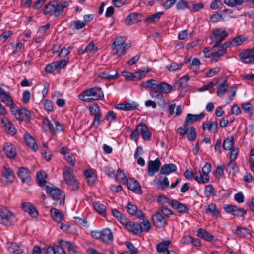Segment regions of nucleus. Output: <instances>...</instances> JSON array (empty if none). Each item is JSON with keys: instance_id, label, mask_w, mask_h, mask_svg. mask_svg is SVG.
Masks as SVG:
<instances>
[{"instance_id": "1", "label": "nucleus", "mask_w": 254, "mask_h": 254, "mask_svg": "<svg viewBox=\"0 0 254 254\" xmlns=\"http://www.w3.org/2000/svg\"><path fill=\"white\" fill-rule=\"evenodd\" d=\"M64 0H54L46 4L43 10L45 15H54L58 17L63 12L64 8L69 6L71 2L70 0L61 3Z\"/></svg>"}, {"instance_id": "2", "label": "nucleus", "mask_w": 254, "mask_h": 254, "mask_svg": "<svg viewBox=\"0 0 254 254\" xmlns=\"http://www.w3.org/2000/svg\"><path fill=\"white\" fill-rule=\"evenodd\" d=\"M103 97V92L101 88L99 87L85 90L78 95L79 99L86 102L102 99Z\"/></svg>"}, {"instance_id": "3", "label": "nucleus", "mask_w": 254, "mask_h": 254, "mask_svg": "<svg viewBox=\"0 0 254 254\" xmlns=\"http://www.w3.org/2000/svg\"><path fill=\"white\" fill-rule=\"evenodd\" d=\"M63 176L66 183L71 190H76L78 189L79 183L72 168L65 166L63 169Z\"/></svg>"}, {"instance_id": "4", "label": "nucleus", "mask_w": 254, "mask_h": 254, "mask_svg": "<svg viewBox=\"0 0 254 254\" xmlns=\"http://www.w3.org/2000/svg\"><path fill=\"white\" fill-rule=\"evenodd\" d=\"M154 88L152 92V98L158 99L164 103L165 100L162 94L170 93L172 90V86L165 82H161L160 83L157 82L156 87Z\"/></svg>"}, {"instance_id": "5", "label": "nucleus", "mask_w": 254, "mask_h": 254, "mask_svg": "<svg viewBox=\"0 0 254 254\" xmlns=\"http://www.w3.org/2000/svg\"><path fill=\"white\" fill-rule=\"evenodd\" d=\"M46 192L51 195L54 199L59 200L60 205H64L65 195L60 189L47 186H46Z\"/></svg>"}, {"instance_id": "6", "label": "nucleus", "mask_w": 254, "mask_h": 254, "mask_svg": "<svg viewBox=\"0 0 254 254\" xmlns=\"http://www.w3.org/2000/svg\"><path fill=\"white\" fill-rule=\"evenodd\" d=\"M228 35V33L225 30H221L220 28L215 29L210 36L211 40L216 41L212 46V48L218 47Z\"/></svg>"}, {"instance_id": "7", "label": "nucleus", "mask_w": 254, "mask_h": 254, "mask_svg": "<svg viewBox=\"0 0 254 254\" xmlns=\"http://www.w3.org/2000/svg\"><path fill=\"white\" fill-rule=\"evenodd\" d=\"M14 218V214L7 208L0 206V223L6 226L11 225Z\"/></svg>"}, {"instance_id": "8", "label": "nucleus", "mask_w": 254, "mask_h": 254, "mask_svg": "<svg viewBox=\"0 0 254 254\" xmlns=\"http://www.w3.org/2000/svg\"><path fill=\"white\" fill-rule=\"evenodd\" d=\"M150 71V69L149 68H147L146 69L143 68L139 69L134 74L126 71H123L122 74L125 76V79L127 80L137 81L141 80L142 76H144L145 74L149 72Z\"/></svg>"}, {"instance_id": "9", "label": "nucleus", "mask_w": 254, "mask_h": 254, "mask_svg": "<svg viewBox=\"0 0 254 254\" xmlns=\"http://www.w3.org/2000/svg\"><path fill=\"white\" fill-rule=\"evenodd\" d=\"M67 64V61L64 59L61 61H57L48 64L45 67L47 73H52L56 70H60L64 68Z\"/></svg>"}, {"instance_id": "10", "label": "nucleus", "mask_w": 254, "mask_h": 254, "mask_svg": "<svg viewBox=\"0 0 254 254\" xmlns=\"http://www.w3.org/2000/svg\"><path fill=\"white\" fill-rule=\"evenodd\" d=\"M223 208L227 213L234 216L243 217L247 213V211L243 208L232 204L224 205Z\"/></svg>"}, {"instance_id": "11", "label": "nucleus", "mask_w": 254, "mask_h": 254, "mask_svg": "<svg viewBox=\"0 0 254 254\" xmlns=\"http://www.w3.org/2000/svg\"><path fill=\"white\" fill-rule=\"evenodd\" d=\"M239 57L244 63L250 64L254 63V52L251 48L241 51L239 53Z\"/></svg>"}, {"instance_id": "12", "label": "nucleus", "mask_w": 254, "mask_h": 254, "mask_svg": "<svg viewBox=\"0 0 254 254\" xmlns=\"http://www.w3.org/2000/svg\"><path fill=\"white\" fill-rule=\"evenodd\" d=\"M160 165L161 162L158 158L154 161H149L147 166L148 174L150 176H153L156 173L159 171Z\"/></svg>"}, {"instance_id": "13", "label": "nucleus", "mask_w": 254, "mask_h": 254, "mask_svg": "<svg viewBox=\"0 0 254 254\" xmlns=\"http://www.w3.org/2000/svg\"><path fill=\"white\" fill-rule=\"evenodd\" d=\"M15 178V174L10 168H5L2 172L1 181L4 185L11 183Z\"/></svg>"}, {"instance_id": "14", "label": "nucleus", "mask_w": 254, "mask_h": 254, "mask_svg": "<svg viewBox=\"0 0 254 254\" xmlns=\"http://www.w3.org/2000/svg\"><path fill=\"white\" fill-rule=\"evenodd\" d=\"M123 225H125L127 230L132 232L134 234L137 235L141 234V229L138 223H135L133 221H127V219L126 221L123 220Z\"/></svg>"}, {"instance_id": "15", "label": "nucleus", "mask_w": 254, "mask_h": 254, "mask_svg": "<svg viewBox=\"0 0 254 254\" xmlns=\"http://www.w3.org/2000/svg\"><path fill=\"white\" fill-rule=\"evenodd\" d=\"M3 152L7 157L13 159L15 158L16 154V148L11 143H5L3 148Z\"/></svg>"}, {"instance_id": "16", "label": "nucleus", "mask_w": 254, "mask_h": 254, "mask_svg": "<svg viewBox=\"0 0 254 254\" xmlns=\"http://www.w3.org/2000/svg\"><path fill=\"white\" fill-rule=\"evenodd\" d=\"M17 174L23 183H26L28 184L30 182V171L28 168L24 167L19 168Z\"/></svg>"}, {"instance_id": "17", "label": "nucleus", "mask_w": 254, "mask_h": 254, "mask_svg": "<svg viewBox=\"0 0 254 254\" xmlns=\"http://www.w3.org/2000/svg\"><path fill=\"white\" fill-rule=\"evenodd\" d=\"M152 220L156 228H161L167 224V221L160 212H157L152 215Z\"/></svg>"}, {"instance_id": "18", "label": "nucleus", "mask_w": 254, "mask_h": 254, "mask_svg": "<svg viewBox=\"0 0 254 254\" xmlns=\"http://www.w3.org/2000/svg\"><path fill=\"white\" fill-rule=\"evenodd\" d=\"M126 181L128 189L138 194H141L142 193L141 186L136 180L132 178H129V179H126Z\"/></svg>"}, {"instance_id": "19", "label": "nucleus", "mask_w": 254, "mask_h": 254, "mask_svg": "<svg viewBox=\"0 0 254 254\" xmlns=\"http://www.w3.org/2000/svg\"><path fill=\"white\" fill-rule=\"evenodd\" d=\"M205 115V114L203 112L197 115H193L190 113L187 114L185 120V126L192 124L195 121H200L204 118Z\"/></svg>"}, {"instance_id": "20", "label": "nucleus", "mask_w": 254, "mask_h": 254, "mask_svg": "<svg viewBox=\"0 0 254 254\" xmlns=\"http://www.w3.org/2000/svg\"><path fill=\"white\" fill-rule=\"evenodd\" d=\"M113 240V233L110 229L105 228L101 231V241L107 244H111Z\"/></svg>"}, {"instance_id": "21", "label": "nucleus", "mask_w": 254, "mask_h": 254, "mask_svg": "<svg viewBox=\"0 0 254 254\" xmlns=\"http://www.w3.org/2000/svg\"><path fill=\"white\" fill-rule=\"evenodd\" d=\"M142 15L137 13H131L126 18L125 23L126 25H130L142 20Z\"/></svg>"}, {"instance_id": "22", "label": "nucleus", "mask_w": 254, "mask_h": 254, "mask_svg": "<svg viewBox=\"0 0 254 254\" xmlns=\"http://www.w3.org/2000/svg\"><path fill=\"white\" fill-rule=\"evenodd\" d=\"M21 207L24 211L27 212L32 217H37L38 214L35 207L29 202H23L21 204Z\"/></svg>"}, {"instance_id": "23", "label": "nucleus", "mask_w": 254, "mask_h": 254, "mask_svg": "<svg viewBox=\"0 0 254 254\" xmlns=\"http://www.w3.org/2000/svg\"><path fill=\"white\" fill-rule=\"evenodd\" d=\"M218 123L216 121L213 122L206 121L203 123L202 125V129L204 131L208 130L210 132H213L214 133L218 132Z\"/></svg>"}, {"instance_id": "24", "label": "nucleus", "mask_w": 254, "mask_h": 254, "mask_svg": "<svg viewBox=\"0 0 254 254\" xmlns=\"http://www.w3.org/2000/svg\"><path fill=\"white\" fill-rule=\"evenodd\" d=\"M169 204L172 207L180 213H187L189 210L188 208L184 204L179 202L176 200H172Z\"/></svg>"}, {"instance_id": "25", "label": "nucleus", "mask_w": 254, "mask_h": 254, "mask_svg": "<svg viewBox=\"0 0 254 254\" xmlns=\"http://www.w3.org/2000/svg\"><path fill=\"white\" fill-rule=\"evenodd\" d=\"M0 99L1 102L4 103L6 106H10V105L13 104L12 97L1 87L0 88Z\"/></svg>"}, {"instance_id": "26", "label": "nucleus", "mask_w": 254, "mask_h": 254, "mask_svg": "<svg viewBox=\"0 0 254 254\" xmlns=\"http://www.w3.org/2000/svg\"><path fill=\"white\" fill-rule=\"evenodd\" d=\"M127 211L131 215H135L136 217H141L143 216V213L140 210H138L136 205L128 203L126 207Z\"/></svg>"}, {"instance_id": "27", "label": "nucleus", "mask_w": 254, "mask_h": 254, "mask_svg": "<svg viewBox=\"0 0 254 254\" xmlns=\"http://www.w3.org/2000/svg\"><path fill=\"white\" fill-rule=\"evenodd\" d=\"M171 242L170 240H166L159 243L157 246V251L158 254H169L168 247Z\"/></svg>"}, {"instance_id": "28", "label": "nucleus", "mask_w": 254, "mask_h": 254, "mask_svg": "<svg viewBox=\"0 0 254 254\" xmlns=\"http://www.w3.org/2000/svg\"><path fill=\"white\" fill-rule=\"evenodd\" d=\"M16 111L17 112L16 114H15V117L20 121H23L24 118L28 120L30 119L31 117L30 113L26 108H21L16 110Z\"/></svg>"}, {"instance_id": "29", "label": "nucleus", "mask_w": 254, "mask_h": 254, "mask_svg": "<svg viewBox=\"0 0 254 254\" xmlns=\"http://www.w3.org/2000/svg\"><path fill=\"white\" fill-rule=\"evenodd\" d=\"M27 145L32 150L36 151L38 149V145L34 139L30 134H26L24 136Z\"/></svg>"}, {"instance_id": "30", "label": "nucleus", "mask_w": 254, "mask_h": 254, "mask_svg": "<svg viewBox=\"0 0 254 254\" xmlns=\"http://www.w3.org/2000/svg\"><path fill=\"white\" fill-rule=\"evenodd\" d=\"M176 170L177 166L174 164H165L161 167L160 174L163 175H168L173 172L176 171Z\"/></svg>"}, {"instance_id": "31", "label": "nucleus", "mask_w": 254, "mask_h": 254, "mask_svg": "<svg viewBox=\"0 0 254 254\" xmlns=\"http://www.w3.org/2000/svg\"><path fill=\"white\" fill-rule=\"evenodd\" d=\"M140 133L142 137V138L146 141H148L150 139L151 134L149 131L147 126L143 123H140Z\"/></svg>"}, {"instance_id": "32", "label": "nucleus", "mask_w": 254, "mask_h": 254, "mask_svg": "<svg viewBox=\"0 0 254 254\" xmlns=\"http://www.w3.org/2000/svg\"><path fill=\"white\" fill-rule=\"evenodd\" d=\"M5 130L11 135H14L16 133V130L14 125L8 120L7 118H3L1 120Z\"/></svg>"}, {"instance_id": "33", "label": "nucleus", "mask_w": 254, "mask_h": 254, "mask_svg": "<svg viewBox=\"0 0 254 254\" xmlns=\"http://www.w3.org/2000/svg\"><path fill=\"white\" fill-rule=\"evenodd\" d=\"M229 84L227 80H225L222 83L219 84L217 86V94L219 97H222L228 90Z\"/></svg>"}, {"instance_id": "34", "label": "nucleus", "mask_w": 254, "mask_h": 254, "mask_svg": "<svg viewBox=\"0 0 254 254\" xmlns=\"http://www.w3.org/2000/svg\"><path fill=\"white\" fill-rule=\"evenodd\" d=\"M157 81L153 79H150L146 81L142 82L141 84V87L145 89L150 88L149 93L152 98V92L154 90V88H155Z\"/></svg>"}, {"instance_id": "35", "label": "nucleus", "mask_w": 254, "mask_h": 254, "mask_svg": "<svg viewBox=\"0 0 254 254\" xmlns=\"http://www.w3.org/2000/svg\"><path fill=\"white\" fill-rule=\"evenodd\" d=\"M141 221L139 223L140 229H141V233L143 231L148 232L151 228L150 223L148 220L144 216L139 217Z\"/></svg>"}, {"instance_id": "36", "label": "nucleus", "mask_w": 254, "mask_h": 254, "mask_svg": "<svg viewBox=\"0 0 254 254\" xmlns=\"http://www.w3.org/2000/svg\"><path fill=\"white\" fill-rule=\"evenodd\" d=\"M197 236L207 241H212L214 239L213 235L202 228L198 229Z\"/></svg>"}, {"instance_id": "37", "label": "nucleus", "mask_w": 254, "mask_h": 254, "mask_svg": "<svg viewBox=\"0 0 254 254\" xmlns=\"http://www.w3.org/2000/svg\"><path fill=\"white\" fill-rule=\"evenodd\" d=\"M234 233L240 237H245L248 235H250L251 232L249 229L246 227L237 226L235 232H234Z\"/></svg>"}, {"instance_id": "38", "label": "nucleus", "mask_w": 254, "mask_h": 254, "mask_svg": "<svg viewBox=\"0 0 254 254\" xmlns=\"http://www.w3.org/2000/svg\"><path fill=\"white\" fill-rule=\"evenodd\" d=\"M112 72H113V74H111L107 71H102L99 74L98 76L108 80H113L117 77L118 72L116 70H114Z\"/></svg>"}, {"instance_id": "39", "label": "nucleus", "mask_w": 254, "mask_h": 254, "mask_svg": "<svg viewBox=\"0 0 254 254\" xmlns=\"http://www.w3.org/2000/svg\"><path fill=\"white\" fill-rule=\"evenodd\" d=\"M50 212L53 219L58 223L62 221L63 218V213L61 212L58 209L55 208H52Z\"/></svg>"}, {"instance_id": "40", "label": "nucleus", "mask_w": 254, "mask_h": 254, "mask_svg": "<svg viewBox=\"0 0 254 254\" xmlns=\"http://www.w3.org/2000/svg\"><path fill=\"white\" fill-rule=\"evenodd\" d=\"M93 205L95 211L101 216H105L106 212V207L98 202H94Z\"/></svg>"}, {"instance_id": "41", "label": "nucleus", "mask_w": 254, "mask_h": 254, "mask_svg": "<svg viewBox=\"0 0 254 254\" xmlns=\"http://www.w3.org/2000/svg\"><path fill=\"white\" fill-rule=\"evenodd\" d=\"M206 213H210L212 216L216 217L220 216V212L217 208L216 204L213 203L208 205V207L206 209Z\"/></svg>"}, {"instance_id": "42", "label": "nucleus", "mask_w": 254, "mask_h": 254, "mask_svg": "<svg viewBox=\"0 0 254 254\" xmlns=\"http://www.w3.org/2000/svg\"><path fill=\"white\" fill-rule=\"evenodd\" d=\"M204 4L202 2L194 3L192 1H189V9L191 12H196L204 8Z\"/></svg>"}, {"instance_id": "43", "label": "nucleus", "mask_w": 254, "mask_h": 254, "mask_svg": "<svg viewBox=\"0 0 254 254\" xmlns=\"http://www.w3.org/2000/svg\"><path fill=\"white\" fill-rule=\"evenodd\" d=\"M54 120L51 121L48 119H44L43 120V128L46 131H50L54 132Z\"/></svg>"}, {"instance_id": "44", "label": "nucleus", "mask_w": 254, "mask_h": 254, "mask_svg": "<svg viewBox=\"0 0 254 254\" xmlns=\"http://www.w3.org/2000/svg\"><path fill=\"white\" fill-rule=\"evenodd\" d=\"M193 172V178L199 184L206 183V178H204L200 170L194 169Z\"/></svg>"}, {"instance_id": "45", "label": "nucleus", "mask_w": 254, "mask_h": 254, "mask_svg": "<svg viewBox=\"0 0 254 254\" xmlns=\"http://www.w3.org/2000/svg\"><path fill=\"white\" fill-rule=\"evenodd\" d=\"M190 141H194L196 138L197 133L194 126H191L188 128V132L186 134Z\"/></svg>"}, {"instance_id": "46", "label": "nucleus", "mask_w": 254, "mask_h": 254, "mask_svg": "<svg viewBox=\"0 0 254 254\" xmlns=\"http://www.w3.org/2000/svg\"><path fill=\"white\" fill-rule=\"evenodd\" d=\"M163 14V12H157L155 14H152L147 17L144 20V21L146 24H149L151 23L154 22L155 21H158Z\"/></svg>"}, {"instance_id": "47", "label": "nucleus", "mask_w": 254, "mask_h": 254, "mask_svg": "<svg viewBox=\"0 0 254 254\" xmlns=\"http://www.w3.org/2000/svg\"><path fill=\"white\" fill-rule=\"evenodd\" d=\"M223 147L225 150H230L234 147V137L231 136L226 138L223 143Z\"/></svg>"}, {"instance_id": "48", "label": "nucleus", "mask_w": 254, "mask_h": 254, "mask_svg": "<svg viewBox=\"0 0 254 254\" xmlns=\"http://www.w3.org/2000/svg\"><path fill=\"white\" fill-rule=\"evenodd\" d=\"M211 170V165L209 163H206L204 166L202 168V171L204 178H206V183L209 181V174Z\"/></svg>"}, {"instance_id": "49", "label": "nucleus", "mask_w": 254, "mask_h": 254, "mask_svg": "<svg viewBox=\"0 0 254 254\" xmlns=\"http://www.w3.org/2000/svg\"><path fill=\"white\" fill-rule=\"evenodd\" d=\"M45 177V175L44 172L40 171L37 173L36 176V182L39 185L41 186H44L45 185L46 181Z\"/></svg>"}, {"instance_id": "50", "label": "nucleus", "mask_w": 254, "mask_h": 254, "mask_svg": "<svg viewBox=\"0 0 254 254\" xmlns=\"http://www.w3.org/2000/svg\"><path fill=\"white\" fill-rule=\"evenodd\" d=\"M218 82L219 79L218 78H215L212 81L209 82L208 84H207L206 85H204L202 86L201 88H199L198 89V91L200 92H203L208 90L212 88L216 84H217L218 83Z\"/></svg>"}, {"instance_id": "51", "label": "nucleus", "mask_w": 254, "mask_h": 254, "mask_svg": "<svg viewBox=\"0 0 254 254\" xmlns=\"http://www.w3.org/2000/svg\"><path fill=\"white\" fill-rule=\"evenodd\" d=\"M244 0H224V3L227 5L234 7L243 4Z\"/></svg>"}, {"instance_id": "52", "label": "nucleus", "mask_w": 254, "mask_h": 254, "mask_svg": "<svg viewBox=\"0 0 254 254\" xmlns=\"http://www.w3.org/2000/svg\"><path fill=\"white\" fill-rule=\"evenodd\" d=\"M85 25L86 23L84 21L77 20L75 21H73L72 23H71L70 27L73 30H79L83 28L85 26Z\"/></svg>"}, {"instance_id": "53", "label": "nucleus", "mask_w": 254, "mask_h": 254, "mask_svg": "<svg viewBox=\"0 0 254 254\" xmlns=\"http://www.w3.org/2000/svg\"><path fill=\"white\" fill-rule=\"evenodd\" d=\"M169 182L167 177H165L163 180L158 179L157 182V185L159 188L164 190L169 186Z\"/></svg>"}, {"instance_id": "54", "label": "nucleus", "mask_w": 254, "mask_h": 254, "mask_svg": "<svg viewBox=\"0 0 254 254\" xmlns=\"http://www.w3.org/2000/svg\"><path fill=\"white\" fill-rule=\"evenodd\" d=\"M230 167L233 171V175H235L239 171V167L238 165L234 162L233 160H230L227 165V168ZM226 171H228V168L226 169Z\"/></svg>"}, {"instance_id": "55", "label": "nucleus", "mask_w": 254, "mask_h": 254, "mask_svg": "<svg viewBox=\"0 0 254 254\" xmlns=\"http://www.w3.org/2000/svg\"><path fill=\"white\" fill-rule=\"evenodd\" d=\"M246 38L243 36H239L234 38L231 41V45L233 46L241 45L245 41Z\"/></svg>"}, {"instance_id": "56", "label": "nucleus", "mask_w": 254, "mask_h": 254, "mask_svg": "<svg viewBox=\"0 0 254 254\" xmlns=\"http://www.w3.org/2000/svg\"><path fill=\"white\" fill-rule=\"evenodd\" d=\"M125 42L124 37L120 36L116 38L112 44V49L115 50L118 46H122Z\"/></svg>"}, {"instance_id": "57", "label": "nucleus", "mask_w": 254, "mask_h": 254, "mask_svg": "<svg viewBox=\"0 0 254 254\" xmlns=\"http://www.w3.org/2000/svg\"><path fill=\"white\" fill-rule=\"evenodd\" d=\"M189 2L185 0H179L176 4V8L178 10L184 9L185 8L189 9Z\"/></svg>"}, {"instance_id": "58", "label": "nucleus", "mask_w": 254, "mask_h": 254, "mask_svg": "<svg viewBox=\"0 0 254 254\" xmlns=\"http://www.w3.org/2000/svg\"><path fill=\"white\" fill-rule=\"evenodd\" d=\"M183 65V63L178 64L176 63H172L170 66H167V68L170 72H174L177 70L180 69Z\"/></svg>"}, {"instance_id": "59", "label": "nucleus", "mask_w": 254, "mask_h": 254, "mask_svg": "<svg viewBox=\"0 0 254 254\" xmlns=\"http://www.w3.org/2000/svg\"><path fill=\"white\" fill-rule=\"evenodd\" d=\"M113 215L116 217L122 224H123V220H127L125 217H123L121 213L117 209H114L112 210Z\"/></svg>"}, {"instance_id": "60", "label": "nucleus", "mask_w": 254, "mask_h": 254, "mask_svg": "<svg viewBox=\"0 0 254 254\" xmlns=\"http://www.w3.org/2000/svg\"><path fill=\"white\" fill-rule=\"evenodd\" d=\"M141 127V126H140V124L137 125L136 128L134 130H133L131 135H130V138L132 140H135L136 141L139 137V132H140V127Z\"/></svg>"}, {"instance_id": "61", "label": "nucleus", "mask_w": 254, "mask_h": 254, "mask_svg": "<svg viewBox=\"0 0 254 254\" xmlns=\"http://www.w3.org/2000/svg\"><path fill=\"white\" fill-rule=\"evenodd\" d=\"M222 5V0H214L211 2L210 7L211 9L216 10L221 9Z\"/></svg>"}, {"instance_id": "62", "label": "nucleus", "mask_w": 254, "mask_h": 254, "mask_svg": "<svg viewBox=\"0 0 254 254\" xmlns=\"http://www.w3.org/2000/svg\"><path fill=\"white\" fill-rule=\"evenodd\" d=\"M89 110L91 115L94 116L101 114L100 108L97 104L89 106Z\"/></svg>"}, {"instance_id": "63", "label": "nucleus", "mask_w": 254, "mask_h": 254, "mask_svg": "<svg viewBox=\"0 0 254 254\" xmlns=\"http://www.w3.org/2000/svg\"><path fill=\"white\" fill-rule=\"evenodd\" d=\"M189 80V76L185 75L184 76L180 78L178 81L176 83V86H177L178 88L185 86Z\"/></svg>"}, {"instance_id": "64", "label": "nucleus", "mask_w": 254, "mask_h": 254, "mask_svg": "<svg viewBox=\"0 0 254 254\" xmlns=\"http://www.w3.org/2000/svg\"><path fill=\"white\" fill-rule=\"evenodd\" d=\"M9 252L15 254H20L23 251L20 247L16 244H12L11 246L8 249Z\"/></svg>"}]
</instances>
